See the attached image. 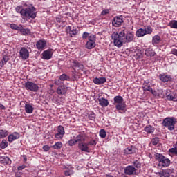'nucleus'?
<instances>
[{"mask_svg":"<svg viewBox=\"0 0 177 177\" xmlns=\"http://www.w3.org/2000/svg\"><path fill=\"white\" fill-rule=\"evenodd\" d=\"M113 105L118 111H124L127 109V104L124 102V98L121 95H117L113 98Z\"/></svg>","mask_w":177,"mask_h":177,"instance_id":"obj_2","label":"nucleus"},{"mask_svg":"<svg viewBox=\"0 0 177 177\" xmlns=\"http://www.w3.org/2000/svg\"><path fill=\"white\" fill-rule=\"evenodd\" d=\"M8 145V143L7 142V141L6 140H3L0 143V149H6Z\"/></svg>","mask_w":177,"mask_h":177,"instance_id":"obj_41","label":"nucleus"},{"mask_svg":"<svg viewBox=\"0 0 177 177\" xmlns=\"http://www.w3.org/2000/svg\"><path fill=\"white\" fill-rule=\"evenodd\" d=\"M19 138H20V134H19L17 132H14L8 136V142L12 143V142H14V140H16V139H19Z\"/></svg>","mask_w":177,"mask_h":177,"instance_id":"obj_18","label":"nucleus"},{"mask_svg":"<svg viewBox=\"0 0 177 177\" xmlns=\"http://www.w3.org/2000/svg\"><path fill=\"white\" fill-rule=\"evenodd\" d=\"M171 174H172V171L169 169H166L156 173V175L160 177H169L171 176Z\"/></svg>","mask_w":177,"mask_h":177,"instance_id":"obj_16","label":"nucleus"},{"mask_svg":"<svg viewBox=\"0 0 177 177\" xmlns=\"http://www.w3.org/2000/svg\"><path fill=\"white\" fill-rule=\"evenodd\" d=\"M122 23H124L122 17H115L112 21V26H113V27H120Z\"/></svg>","mask_w":177,"mask_h":177,"instance_id":"obj_15","label":"nucleus"},{"mask_svg":"<svg viewBox=\"0 0 177 177\" xmlns=\"http://www.w3.org/2000/svg\"><path fill=\"white\" fill-rule=\"evenodd\" d=\"M99 135H100V138H102V139H104V138H106V136L107 135L106 133V130H104L103 129L100 130Z\"/></svg>","mask_w":177,"mask_h":177,"instance_id":"obj_42","label":"nucleus"},{"mask_svg":"<svg viewBox=\"0 0 177 177\" xmlns=\"http://www.w3.org/2000/svg\"><path fill=\"white\" fill-rule=\"evenodd\" d=\"M145 55L147 57H153L156 56V52L151 48H147L145 50Z\"/></svg>","mask_w":177,"mask_h":177,"instance_id":"obj_24","label":"nucleus"},{"mask_svg":"<svg viewBox=\"0 0 177 177\" xmlns=\"http://www.w3.org/2000/svg\"><path fill=\"white\" fill-rule=\"evenodd\" d=\"M36 48L38 50H44L46 48V40L40 39L36 42Z\"/></svg>","mask_w":177,"mask_h":177,"instance_id":"obj_14","label":"nucleus"},{"mask_svg":"<svg viewBox=\"0 0 177 177\" xmlns=\"http://www.w3.org/2000/svg\"><path fill=\"white\" fill-rule=\"evenodd\" d=\"M111 38L113 40V45L118 48H121L126 42L133 41V32H128L125 34V30H122L120 32H113Z\"/></svg>","mask_w":177,"mask_h":177,"instance_id":"obj_1","label":"nucleus"},{"mask_svg":"<svg viewBox=\"0 0 177 177\" xmlns=\"http://www.w3.org/2000/svg\"><path fill=\"white\" fill-rule=\"evenodd\" d=\"M171 55H174V56H177V49L173 48L171 50Z\"/></svg>","mask_w":177,"mask_h":177,"instance_id":"obj_54","label":"nucleus"},{"mask_svg":"<svg viewBox=\"0 0 177 177\" xmlns=\"http://www.w3.org/2000/svg\"><path fill=\"white\" fill-rule=\"evenodd\" d=\"M97 144V142H96V140L93 138L89 140L88 142H87V145L88 146V147H92V146H95Z\"/></svg>","mask_w":177,"mask_h":177,"instance_id":"obj_37","label":"nucleus"},{"mask_svg":"<svg viewBox=\"0 0 177 177\" xmlns=\"http://www.w3.org/2000/svg\"><path fill=\"white\" fill-rule=\"evenodd\" d=\"M88 118H89V120H91V121H93V120H95V113H91L88 114Z\"/></svg>","mask_w":177,"mask_h":177,"instance_id":"obj_51","label":"nucleus"},{"mask_svg":"<svg viewBox=\"0 0 177 177\" xmlns=\"http://www.w3.org/2000/svg\"><path fill=\"white\" fill-rule=\"evenodd\" d=\"M41 58L44 60H50L52 59V56H53V51L52 50H46L41 54Z\"/></svg>","mask_w":177,"mask_h":177,"instance_id":"obj_13","label":"nucleus"},{"mask_svg":"<svg viewBox=\"0 0 177 177\" xmlns=\"http://www.w3.org/2000/svg\"><path fill=\"white\" fill-rule=\"evenodd\" d=\"M144 131H145L147 133H153V132H154V127L151 125H148L145 127Z\"/></svg>","mask_w":177,"mask_h":177,"instance_id":"obj_32","label":"nucleus"},{"mask_svg":"<svg viewBox=\"0 0 177 177\" xmlns=\"http://www.w3.org/2000/svg\"><path fill=\"white\" fill-rule=\"evenodd\" d=\"M22 157H23L24 162H27V156L23 155Z\"/></svg>","mask_w":177,"mask_h":177,"instance_id":"obj_57","label":"nucleus"},{"mask_svg":"<svg viewBox=\"0 0 177 177\" xmlns=\"http://www.w3.org/2000/svg\"><path fill=\"white\" fill-rule=\"evenodd\" d=\"M86 140V136L85 134H79L76 136V139H71L68 140V146H74L76 143L79 142H85Z\"/></svg>","mask_w":177,"mask_h":177,"instance_id":"obj_6","label":"nucleus"},{"mask_svg":"<svg viewBox=\"0 0 177 177\" xmlns=\"http://www.w3.org/2000/svg\"><path fill=\"white\" fill-rule=\"evenodd\" d=\"M8 134V130H0V139H3V138H6Z\"/></svg>","mask_w":177,"mask_h":177,"instance_id":"obj_35","label":"nucleus"},{"mask_svg":"<svg viewBox=\"0 0 177 177\" xmlns=\"http://www.w3.org/2000/svg\"><path fill=\"white\" fill-rule=\"evenodd\" d=\"M165 96L167 100L169 102H177V94L176 93H171V91L166 90Z\"/></svg>","mask_w":177,"mask_h":177,"instance_id":"obj_10","label":"nucleus"},{"mask_svg":"<svg viewBox=\"0 0 177 177\" xmlns=\"http://www.w3.org/2000/svg\"><path fill=\"white\" fill-rule=\"evenodd\" d=\"M24 86L26 91H30L31 92H37V91H39L38 84L30 81L26 82Z\"/></svg>","mask_w":177,"mask_h":177,"instance_id":"obj_7","label":"nucleus"},{"mask_svg":"<svg viewBox=\"0 0 177 177\" xmlns=\"http://www.w3.org/2000/svg\"><path fill=\"white\" fill-rule=\"evenodd\" d=\"M73 64H75V67H80V64L77 61L73 62Z\"/></svg>","mask_w":177,"mask_h":177,"instance_id":"obj_56","label":"nucleus"},{"mask_svg":"<svg viewBox=\"0 0 177 177\" xmlns=\"http://www.w3.org/2000/svg\"><path fill=\"white\" fill-rule=\"evenodd\" d=\"M3 66H5V64H3V62H2V61H0V70H1V68H2V67H3Z\"/></svg>","mask_w":177,"mask_h":177,"instance_id":"obj_58","label":"nucleus"},{"mask_svg":"<svg viewBox=\"0 0 177 177\" xmlns=\"http://www.w3.org/2000/svg\"><path fill=\"white\" fill-rule=\"evenodd\" d=\"M169 153H171V154H175V156H177V149L176 147L171 148L169 150Z\"/></svg>","mask_w":177,"mask_h":177,"instance_id":"obj_48","label":"nucleus"},{"mask_svg":"<svg viewBox=\"0 0 177 177\" xmlns=\"http://www.w3.org/2000/svg\"><path fill=\"white\" fill-rule=\"evenodd\" d=\"M133 164L136 168H140L142 167V165L138 160L134 161Z\"/></svg>","mask_w":177,"mask_h":177,"instance_id":"obj_46","label":"nucleus"},{"mask_svg":"<svg viewBox=\"0 0 177 177\" xmlns=\"http://www.w3.org/2000/svg\"><path fill=\"white\" fill-rule=\"evenodd\" d=\"M89 37V33L86 32H84L83 34H82V38L84 39H86V38H88Z\"/></svg>","mask_w":177,"mask_h":177,"instance_id":"obj_53","label":"nucleus"},{"mask_svg":"<svg viewBox=\"0 0 177 177\" xmlns=\"http://www.w3.org/2000/svg\"><path fill=\"white\" fill-rule=\"evenodd\" d=\"M136 171V168H135V167L133 165H128L124 169L125 175H137Z\"/></svg>","mask_w":177,"mask_h":177,"instance_id":"obj_9","label":"nucleus"},{"mask_svg":"<svg viewBox=\"0 0 177 177\" xmlns=\"http://www.w3.org/2000/svg\"><path fill=\"white\" fill-rule=\"evenodd\" d=\"M96 46V43L95 41H87L86 44V49H93Z\"/></svg>","mask_w":177,"mask_h":177,"instance_id":"obj_30","label":"nucleus"},{"mask_svg":"<svg viewBox=\"0 0 177 177\" xmlns=\"http://www.w3.org/2000/svg\"><path fill=\"white\" fill-rule=\"evenodd\" d=\"M74 174V171L73 170H66L64 171L65 176H70V175H73Z\"/></svg>","mask_w":177,"mask_h":177,"instance_id":"obj_47","label":"nucleus"},{"mask_svg":"<svg viewBox=\"0 0 177 177\" xmlns=\"http://www.w3.org/2000/svg\"><path fill=\"white\" fill-rule=\"evenodd\" d=\"M98 102L100 106H102V107H107V106L109 104V100L104 97L99 98Z\"/></svg>","mask_w":177,"mask_h":177,"instance_id":"obj_22","label":"nucleus"},{"mask_svg":"<svg viewBox=\"0 0 177 177\" xmlns=\"http://www.w3.org/2000/svg\"><path fill=\"white\" fill-rule=\"evenodd\" d=\"M24 168H26V165H24L18 167L17 169H18V171H23V169H24Z\"/></svg>","mask_w":177,"mask_h":177,"instance_id":"obj_55","label":"nucleus"},{"mask_svg":"<svg viewBox=\"0 0 177 177\" xmlns=\"http://www.w3.org/2000/svg\"><path fill=\"white\" fill-rule=\"evenodd\" d=\"M43 150L44 151H49V150H50V147H49V145H46L43 146Z\"/></svg>","mask_w":177,"mask_h":177,"instance_id":"obj_52","label":"nucleus"},{"mask_svg":"<svg viewBox=\"0 0 177 177\" xmlns=\"http://www.w3.org/2000/svg\"><path fill=\"white\" fill-rule=\"evenodd\" d=\"M68 91V88L65 86H59L57 89V95H66L67 93V91Z\"/></svg>","mask_w":177,"mask_h":177,"instance_id":"obj_17","label":"nucleus"},{"mask_svg":"<svg viewBox=\"0 0 177 177\" xmlns=\"http://www.w3.org/2000/svg\"><path fill=\"white\" fill-rule=\"evenodd\" d=\"M155 158L162 167H169V164H171V160L161 153H156Z\"/></svg>","mask_w":177,"mask_h":177,"instance_id":"obj_5","label":"nucleus"},{"mask_svg":"<svg viewBox=\"0 0 177 177\" xmlns=\"http://www.w3.org/2000/svg\"><path fill=\"white\" fill-rule=\"evenodd\" d=\"M19 31L21 32L22 35H31V30L28 28H24L23 25L21 26Z\"/></svg>","mask_w":177,"mask_h":177,"instance_id":"obj_26","label":"nucleus"},{"mask_svg":"<svg viewBox=\"0 0 177 177\" xmlns=\"http://www.w3.org/2000/svg\"><path fill=\"white\" fill-rule=\"evenodd\" d=\"M66 31L68 34H70L71 37H73V35H77V30L74 27L67 26L66 28Z\"/></svg>","mask_w":177,"mask_h":177,"instance_id":"obj_20","label":"nucleus"},{"mask_svg":"<svg viewBox=\"0 0 177 177\" xmlns=\"http://www.w3.org/2000/svg\"><path fill=\"white\" fill-rule=\"evenodd\" d=\"M10 28H12V30H16L17 31H19L20 29L21 28V24L17 26L16 25V24H11Z\"/></svg>","mask_w":177,"mask_h":177,"instance_id":"obj_36","label":"nucleus"},{"mask_svg":"<svg viewBox=\"0 0 177 177\" xmlns=\"http://www.w3.org/2000/svg\"><path fill=\"white\" fill-rule=\"evenodd\" d=\"M88 41H89V42H95L96 35H91L88 36Z\"/></svg>","mask_w":177,"mask_h":177,"instance_id":"obj_43","label":"nucleus"},{"mask_svg":"<svg viewBox=\"0 0 177 177\" xmlns=\"http://www.w3.org/2000/svg\"><path fill=\"white\" fill-rule=\"evenodd\" d=\"M15 10L17 13H20L21 17H23V12H24V8H23V6H18L15 8Z\"/></svg>","mask_w":177,"mask_h":177,"instance_id":"obj_33","label":"nucleus"},{"mask_svg":"<svg viewBox=\"0 0 177 177\" xmlns=\"http://www.w3.org/2000/svg\"><path fill=\"white\" fill-rule=\"evenodd\" d=\"M59 80L61 81H68V80H70V77L64 73L59 76Z\"/></svg>","mask_w":177,"mask_h":177,"instance_id":"obj_39","label":"nucleus"},{"mask_svg":"<svg viewBox=\"0 0 177 177\" xmlns=\"http://www.w3.org/2000/svg\"><path fill=\"white\" fill-rule=\"evenodd\" d=\"M159 78L162 82H168L169 81H171L172 80V77H171V75H167L165 73L159 75Z\"/></svg>","mask_w":177,"mask_h":177,"instance_id":"obj_19","label":"nucleus"},{"mask_svg":"<svg viewBox=\"0 0 177 177\" xmlns=\"http://www.w3.org/2000/svg\"><path fill=\"white\" fill-rule=\"evenodd\" d=\"M175 124H176V119L174 118H166L162 122V127H165L169 131L175 129Z\"/></svg>","mask_w":177,"mask_h":177,"instance_id":"obj_4","label":"nucleus"},{"mask_svg":"<svg viewBox=\"0 0 177 177\" xmlns=\"http://www.w3.org/2000/svg\"><path fill=\"white\" fill-rule=\"evenodd\" d=\"M142 88L144 91H148V92H151L152 95H154V91H153V88H151L149 83L145 82Z\"/></svg>","mask_w":177,"mask_h":177,"instance_id":"obj_27","label":"nucleus"},{"mask_svg":"<svg viewBox=\"0 0 177 177\" xmlns=\"http://www.w3.org/2000/svg\"><path fill=\"white\" fill-rule=\"evenodd\" d=\"M154 92V96H158V97H162V99H164L165 97H166V95H164L162 90L160 89L158 90L157 91H153Z\"/></svg>","mask_w":177,"mask_h":177,"instance_id":"obj_29","label":"nucleus"},{"mask_svg":"<svg viewBox=\"0 0 177 177\" xmlns=\"http://www.w3.org/2000/svg\"><path fill=\"white\" fill-rule=\"evenodd\" d=\"M144 30L145 31V35L147 34H151V32H153V28L151 26H147Z\"/></svg>","mask_w":177,"mask_h":177,"instance_id":"obj_44","label":"nucleus"},{"mask_svg":"<svg viewBox=\"0 0 177 177\" xmlns=\"http://www.w3.org/2000/svg\"><path fill=\"white\" fill-rule=\"evenodd\" d=\"M125 154H133L135 153V148L133 147H129L124 149Z\"/></svg>","mask_w":177,"mask_h":177,"instance_id":"obj_31","label":"nucleus"},{"mask_svg":"<svg viewBox=\"0 0 177 177\" xmlns=\"http://www.w3.org/2000/svg\"><path fill=\"white\" fill-rule=\"evenodd\" d=\"M1 62L5 64L9 62V57L8 55H4L1 59Z\"/></svg>","mask_w":177,"mask_h":177,"instance_id":"obj_45","label":"nucleus"},{"mask_svg":"<svg viewBox=\"0 0 177 177\" xmlns=\"http://www.w3.org/2000/svg\"><path fill=\"white\" fill-rule=\"evenodd\" d=\"M174 147H176V149H177V142H176V144L174 145Z\"/></svg>","mask_w":177,"mask_h":177,"instance_id":"obj_62","label":"nucleus"},{"mask_svg":"<svg viewBox=\"0 0 177 177\" xmlns=\"http://www.w3.org/2000/svg\"><path fill=\"white\" fill-rule=\"evenodd\" d=\"M53 93H55V90L50 89V95H53Z\"/></svg>","mask_w":177,"mask_h":177,"instance_id":"obj_60","label":"nucleus"},{"mask_svg":"<svg viewBox=\"0 0 177 177\" xmlns=\"http://www.w3.org/2000/svg\"><path fill=\"white\" fill-rule=\"evenodd\" d=\"M160 42H161V37H160V35H156L153 37L152 45H153L154 46H157V45H158V44H160Z\"/></svg>","mask_w":177,"mask_h":177,"instance_id":"obj_23","label":"nucleus"},{"mask_svg":"<svg viewBox=\"0 0 177 177\" xmlns=\"http://www.w3.org/2000/svg\"><path fill=\"white\" fill-rule=\"evenodd\" d=\"M25 111L27 114H32V113L34 112V107L31 104H26Z\"/></svg>","mask_w":177,"mask_h":177,"instance_id":"obj_25","label":"nucleus"},{"mask_svg":"<svg viewBox=\"0 0 177 177\" xmlns=\"http://www.w3.org/2000/svg\"><path fill=\"white\" fill-rule=\"evenodd\" d=\"M52 147L55 150H59V149L63 147V143H62V142H57L54 145H53Z\"/></svg>","mask_w":177,"mask_h":177,"instance_id":"obj_34","label":"nucleus"},{"mask_svg":"<svg viewBox=\"0 0 177 177\" xmlns=\"http://www.w3.org/2000/svg\"><path fill=\"white\" fill-rule=\"evenodd\" d=\"M106 81V77H95L93 80V82H94L95 85H102V84H104Z\"/></svg>","mask_w":177,"mask_h":177,"instance_id":"obj_21","label":"nucleus"},{"mask_svg":"<svg viewBox=\"0 0 177 177\" xmlns=\"http://www.w3.org/2000/svg\"><path fill=\"white\" fill-rule=\"evenodd\" d=\"M53 86V85H50V87L52 88Z\"/></svg>","mask_w":177,"mask_h":177,"instance_id":"obj_63","label":"nucleus"},{"mask_svg":"<svg viewBox=\"0 0 177 177\" xmlns=\"http://www.w3.org/2000/svg\"><path fill=\"white\" fill-rule=\"evenodd\" d=\"M136 35L138 37H145L146 35V30L143 28H140L136 31Z\"/></svg>","mask_w":177,"mask_h":177,"instance_id":"obj_28","label":"nucleus"},{"mask_svg":"<svg viewBox=\"0 0 177 177\" xmlns=\"http://www.w3.org/2000/svg\"><path fill=\"white\" fill-rule=\"evenodd\" d=\"M19 56L23 60H27L30 57V52L27 48L23 47L19 50Z\"/></svg>","mask_w":177,"mask_h":177,"instance_id":"obj_12","label":"nucleus"},{"mask_svg":"<svg viewBox=\"0 0 177 177\" xmlns=\"http://www.w3.org/2000/svg\"><path fill=\"white\" fill-rule=\"evenodd\" d=\"M5 106H3V104H0V110H5Z\"/></svg>","mask_w":177,"mask_h":177,"instance_id":"obj_59","label":"nucleus"},{"mask_svg":"<svg viewBox=\"0 0 177 177\" xmlns=\"http://www.w3.org/2000/svg\"><path fill=\"white\" fill-rule=\"evenodd\" d=\"M64 133H66L64 131V127L62 126H58L57 133H55V138H56V139L58 140H62V139H63V136H64Z\"/></svg>","mask_w":177,"mask_h":177,"instance_id":"obj_11","label":"nucleus"},{"mask_svg":"<svg viewBox=\"0 0 177 177\" xmlns=\"http://www.w3.org/2000/svg\"><path fill=\"white\" fill-rule=\"evenodd\" d=\"M110 13V10L109 9H106L102 11L101 15L102 16H106V15H109Z\"/></svg>","mask_w":177,"mask_h":177,"instance_id":"obj_50","label":"nucleus"},{"mask_svg":"<svg viewBox=\"0 0 177 177\" xmlns=\"http://www.w3.org/2000/svg\"><path fill=\"white\" fill-rule=\"evenodd\" d=\"M151 142L152 145H153V146H156V145L158 144V142H160V140H158V138H155L151 140Z\"/></svg>","mask_w":177,"mask_h":177,"instance_id":"obj_49","label":"nucleus"},{"mask_svg":"<svg viewBox=\"0 0 177 177\" xmlns=\"http://www.w3.org/2000/svg\"><path fill=\"white\" fill-rule=\"evenodd\" d=\"M169 27H171V28H177V21L176 20L171 21L169 23Z\"/></svg>","mask_w":177,"mask_h":177,"instance_id":"obj_40","label":"nucleus"},{"mask_svg":"<svg viewBox=\"0 0 177 177\" xmlns=\"http://www.w3.org/2000/svg\"><path fill=\"white\" fill-rule=\"evenodd\" d=\"M77 147L79 150H80V151H84V153H89V147L88 145V143L85 142V141H79Z\"/></svg>","mask_w":177,"mask_h":177,"instance_id":"obj_8","label":"nucleus"},{"mask_svg":"<svg viewBox=\"0 0 177 177\" xmlns=\"http://www.w3.org/2000/svg\"><path fill=\"white\" fill-rule=\"evenodd\" d=\"M36 10L34 7L24 8L22 19H35L37 17Z\"/></svg>","mask_w":177,"mask_h":177,"instance_id":"obj_3","label":"nucleus"},{"mask_svg":"<svg viewBox=\"0 0 177 177\" xmlns=\"http://www.w3.org/2000/svg\"><path fill=\"white\" fill-rule=\"evenodd\" d=\"M1 164H9L10 162V159H9V157L1 158Z\"/></svg>","mask_w":177,"mask_h":177,"instance_id":"obj_38","label":"nucleus"},{"mask_svg":"<svg viewBox=\"0 0 177 177\" xmlns=\"http://www.w3.org/2000/svg\"><path fill=\"white\" fill-rule=\"evenodd\" d=\"M53 100H54V102H55L56 103H59V100L55 99V97H53Z\"/></svg>","mask_w":177,"mask_h":177,"instance_id":"obj_61","label":"nucleus"}]
</instances>
